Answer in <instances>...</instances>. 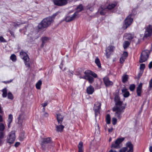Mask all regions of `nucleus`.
Masks as SVG:
<instances>
[{"instance_id":"1","label":"nucleus","mask_w":152,"mask_h":152,"mask_svg":"<svg viewBox=\"0 0 152 152\" xmlns=\"http://www.w3.org/2000/svg\"><path fill=\"white\" fill-rule=\"evenodd\" d=\"M115 105L113 109V111L115 112V116L118 119L120 120L122 114L124 112L125 107L122 104V102L119 100L118 96H115Z\"/></svg>"},{"instance_id":"2","label":"nucleus","mask_w":152,"mask_h":152,"mask_svg":"<svg viewBox=\"0 0 152 152\" xmlns=\"http://www.w3.org/2000/svg\"><path fill=\"white\" fill-rule=\"evenodd\" d=\"M53 22V19L48 17L43 19L38 25L39 29H43L49 26Z\"/></svg>"},{"instance_id":"3","label":"nucleus","mask_w":152,"mask_h":152,"mask_svg":"<svg viewBox=\"0 0 152 152\" xmlns=\"http://www.w3.org/2000/svg\"><path fill=\"white\" fill-rule=\"evenodd\" d=\"M133 21V15L130 14L125 20L124 24L123 25L122 28L124 30L127 28L132 23Z\"/></svg>"},{"instance_id":"4","label":"nucleus","mask_w":152,"mask_h":152,"mask_svg":"<svg viewBox=\"0 0 152 152\" xmlns=\"http://www.w3.org/2000/svg\"><path fill=\"white\" fill-rule=\"evenodd\" d=\"M52 142L50 137L43 138L41 143L42 149L43 150L45 149L48 147V144H51Z\"/></svg>"},{"instance_id":"5","label":"nucleus","mask_w":152,"mask_h":152,"mask_svg":"<svg viewBox=\"0 0 152 152\" xmlns=\"http://www.w3.org/2000/svg\"><path fill=\"white\" fill-rule=\"evenodd\" d=\"M150 54L149 50H146L142 52L140 59V63L144 62L147 60Z\"/></svg>"},{"instance_id":"6","label":"nucleus","mask_w":152,"mask_h":152,"mask_svg":"<svg viewBox=\"0 0 152 152\" xmlns=\"http://www.w3.org/2000/svg\"><path fill=\"white\" fill-rule=\"evenodd\" d=\"M20 54L21 57L24 60L25 65L29 66L30 64L29 62V58L27 54L26 53L22 51H21Z\"/></svg>"},{"instance_id":"7","label":"nucleus","mask_w":152,"mask_h":152,"mask_svg":"<svg viewBox=\"0 0 152 152\" xmlns=\"http://www.w3.org/2000/svg\"><path fill=\"white\" fill-rule=\"evenodd\" d=\"M15 139V132L14 131H12L9 134L7 138V142L11 144L14 142Z\"/></svg>"},{"instance_id":"8","label":"nucleus","mask_w":152,"mask_h":152,"mask_svg":"<svg viewBox=\"0 0 152 152\" xmlns=\"http://www.w3.org/2000/svg\"><path fill=\"white\" fill-rule=\"evenodd\" d=\"M124 139V137L117 139L114 142H113L111 146V148H119L120 147V144Z\"/></svg>"},{"instance_id":"9","label":"nucleus","mask_w":152,"mask_h":152,"mask_svg":"<svg viewBox=\"0 0 152 152\" xmlns=\"http://www.w3.org/2000/svg\"><path fill=\"white\" fill-rule=\"evenodd\" d=\"M152 34V23L146 27L145 33V36L147 37Z\"/></svg>"},{"instance_id":"10","label":"nucleus","mask_w":152,"mask_h":152,"mask_svg":"<svg viewBox=\"0 0 152 152\" xmlns=\"http://www.w3.org/2000/svg\"><path fill=\"white\" fill-rule=\"evenodd\" d=\"M83 9V7L82 4H80L77 7V11L73 15V16L71 17V20H73L78 15V13L81 11Z\"/></svg>"},{"instance_id":"11","label":"nucleus","mask_w":152,"mask_h":152,"mask_svg":"<svg viewBox=\"0 0 152 152\" xmlns=\"http://www.w3.org/2000/svg\"><path fill=\"white\" fill-rule=\"evenodd\" d=\"M54 4L59 6H62L66 4V0H53Z\"/></svg>"},{"instance_id":"12","label":"nucleus","mask_w":152,"mask_h":152,"mask_svg":"<svg viewBox=\"0 0 152 152\" xmlns=\"http://www.w3.org/2000/svg\"><path fill=\"white\" fill-rule=\"evenodd\" d=\"M114 47L112 46H109L106 50V55L107 58H109L111 53L113 51Z\"/></svg>"},{"instance_id":"13","label":"nucleus","mask_w":152,"mask_h":152,"mask_svg":"<svg viewBox=\"0 0 152 152\" xmlns=\"http://www.w3.org/2000/svg\"><path fill=\"white\" fill-rule=\"evenodd\" d=\"M103 80L104 84L107 87L111 86L113 84V82L110 81L109 78L107 77H104L103 79Z\"/></svg>"},{"instance_id":"14","label":"nucleus","mask_w":152,"mask_h":152,"mask_svg":"<svg viewBox=\"0 0 152 152\" xmlns=\"http://www.w3.org/2000/svg\"><path fill=\"white\" fill-rule=\"evenodd\" d=\"M91 71L87 70L84 72V74L85 75L83 76H80V78L86 80L88 78L91 76Z\"/></svg>"},{"instance_id":"15","label":"nucleus","mask_w":152,"mask_h":152,"mask_svg":"<svg viewBox=\"0 0 152 152\" xmlns=\"http://www.w3.org/2000/svg\"><path fill=\"white\" fill-rule=\"evenodd\" d=\"M5 129V126L4 124L0 123V139L2 138L4 136V132H3Z\"/></svg>"},{"instance_id":"16","label":"nucleus","mask_w":152,"mask_h":152,"mask_svg":"<svg viewBox=\"0 0 152 152\" xmlns=\"http://www.w3.org/2000/svg\"><path fill=\"white\" fill-rule=\"evenodd\" d=\"M101 104L100 102H97L95 103L94 107V110L96 113L98 112L101 107Z\"/></svg>"},{"instance_id":"17","label":"nucleus","mask_w":152,"mask_h":152,"mask_svg":"<svg viewBox=\"0 0 152 152\" xmlns=\"http://www.w3.org/2000/svg\"><path fill=\"white\" fill-rule=\"evenodd\" d=\"M56 131L58 132H62L64 126L62 125V124H58L57 125H56Z\"/></svg>"},{"instance_id":"18","label":"nucleus","mask_w":152,"mask_h":152,"mask_svg":"<svg viewBox=\"0 0 152 152\" xmlns=\"http://www.w3.org/2000/svg\"><path fill=\"white\" fill-rule=\"evenodd\" d=\"M56 117L58 124H62L64 116L60 114H57Z\"/></svg>"},{"instance_id":"19","label":"nucleus","mask_w":152,"mask_h":152,"mask_svg":"<svg viewBox=\"0 0 152 152\" xmlns=\"http://www.w3.org/2000/svg\"><path fill=\"white\" fill-rule=\"evenodd\" d=\"M26 116L23 114H20L18 118V123L22 125L23 122L24 121V119Z\"/></svg>"},{"instance_id":"20","label":"nucleus","mask_w":152,"mask_h":152,"mask_svg":"<svg viewBox=\"0 0 152 152\" xmlns=\"http://www.w3.org/2000/svg\"><path fill=\"white\" fill-rule=\"evenodd\" d=\"M94 88L91 85L89 86L86 89V92L89 94H91L94 92Z\"/></svg>"},{"instance_id":"21","label":"nucleus","mask_w":152,"mask_h":152,"mask_svg":"<svg viewBox=\"0 0 152 152\" xmlns=\"http://www.w3.org/2000/svg\"><path fill=\"white\" fill-rule=\"evenodd\" d=\"M126 145L129 148V150L127 152H133V145L130 142H128L126 144Z\"/></svg>"},{"instance_id":"22","label":"nucleus","mask_w":152,"mask_h":152,"mask_svg":"<svg viewBox=\"0 0 152 152\" xmlns=\"http://www.w3.org/2000/svg\"><path fill=\"white\" fill-rule=\"evenodd\" d=\"M142 87V84L140 83L137 88V92L138 96H140L141 92V90Z\"/></svg>"},{"instance_id":"23","label":"nucleus","mask_w":152,"mask_h":152,"mask_svg":"<svg viewBox=\"0 0 152 152\" xmlns=\"http://www.w3.org/2000/svg\"><path fill=\"white\" fill-rule=\"evenodd\" d=\"M121 91L122 92L124 93L123 95L124 97H127L129 96V93L126 88H124L122 89Z\"/></svg>"},{"instance_id":"24","label":"nucleus","mask_w":152,"mask_h":152,"mask_svg":"<svg viewBox=\"0 0 152 152\" xmlns=\"http://www.w3.org/2000/svg\"><path fill=\"white\" fill-rule=\"evenodd\" d=\"M124 37L126 39L130 40L133 38V36L130 34H124Z\"/></svg>"},{"instance_id":"25","label":"nucleus","mask_w":152,"mask_h":152,"mask_svg":"<svg viewBox=\"0 0 152 152\" xmlns=\"http://www.w3.org/2000/svg\"><path fill=\"white\" fill-rule=\"evenodd\" d=\"M49 40V38L47 37H42V43L41 45V46L42 47H43L45 43L46 42Z\"/></svg>"},{"instance_id":"26","label":"nucleus","mask_w":152,"mask_h":152,"mask_svg":"<svg viewBox=\"0 0 152 152\" xmlns=\"http://www.w3.org/2000/svg\"><path fill=\"white\" fill-rule=\"evenodd\" d=\"M117 4L116 2H114L109 4L107 6V8L109 10H111L114 8Z\"/></svg>"},{"instance_id":"27","label":"nucleus","mask_w":152,"mask_h":152,"mask_svg":"<svg viewBox=\"0 0 152 152\" xmlns=\"http://www.w3.org/2000/svg\"><path fill=\"white\" fill-rule=\"evenodd\" d=\"M126 147H124L122 148L119 151V152H125L127 150V149L129 148H128L127 146H126ZM109 152H116V151H115V150H111L109 151Z\"/></svg>"},{"instance_id":"28","label":"nucleus","mask_w":152,"mask_h":152,"mask_svg":"<svg viewBox=\"0 0 152 152\" xmlns=\"http://www.w3.org/2000/svg\"><path fill=\"white\" fill-rule=\"evenodd\" d=\"M49 116L48 114L46 112H42L41 118L44 119L45 118L48 117Z\"/></svg>"},{"instance_id":"29","label":"nucleus","mask_w":152,"mask_h":152,"mask_svg":"<svg viewBox=\"0 0 152 152\" xmlns=\"http://www.w3.org/2000/svg\"><path fill=\"white\" fill-rule=\"evenodd\" d=\"M128 79V76L126 75H124L122 77V82L124 83L126 82Z\"/></svg>"},{"instance_id":"30","label":"nucleus","mask_w":152,"mask_h":152,"mask_svg":"<svg viewBox=\"0 0 152 152\" xmlns=\"http://www.w3.org/2000/svg\"><path fill=\"white\" fill-rule=\"evenodd\" d=\"M3 94L2 96L4 97H6L7 96V90L6 88H4L2 91Z\"/></svg>"},{"instance_id":"31","label":"nucleus","mask_w":152,"mask_h":152,"mask_svg":"<svg viewBox=\"0 0 152 152\" xmlns=\"http://www.w3.org/2000/svg\"><path fill=\"white\" fill-rule=\"evenodd\" d=\"M95 62L97 66L99 68L101 67V64L99 59L98 58H96L95 61Z\"/></svg>"},{"instance_id":"32","label":"nucleus","mask_w":152,"mask_h":152,"mask_svg":"<svg viewBox=\"0 0 152 152\" xmlns=\"http://www.w3.org/2000/svg\"><path fill=\"white\" fill-rule=\"evenodd\" d=\"M130 43L128 41H125L123 43V47L124 49L126 48L129 45Z\"/></svg>"},{"instance_id":"33","label":"nucleus","mask_w":152,"mask_h":152,"mask_svg":"<svg viewBox=\"0 0 152 152\" xmlns=\"http://www.w3.org/2000/svg\"><path fill=\"white\" fill-rule=\"evenodd\" d=\"M42 84V82L41 80H39L36 84V88L38 89L40 88V86Z\"/></svg>"},{"instance_id":"34","label":"nucleus","mask_w":152,"mask_h":152,"mask_svg":"<svg viewBox=\"0 0 152 152\" xmlns=\"http://www.w3.org/2000/svg\"><path fill=\"white\" fill-rule=\"evenodd\" d=\"M110 117L109 114H108L107 115L106 117V120L107 123V124H110Z\"/></svg>"},{"instance_id":"35","label":"nucleus","mask_w":152,"mask_h":152,"mask_svg":"<svg viewBox=\"0 0 152 152\" xmlns=\"http://www.w3.org/2000/svg\"><path fill=\"white\" fill-rule=\"evenodd\" d=\"M104 8H102L99 9V11H100V14L102 15H103L105 14V10Z\"/></svg>"},{"instance_id":"36","label":"nucleus","mask_w":152,"mask_h":152,"mask_svg":"<svg viewBox=\"0 0 152 152\" xmlns=\"http://www.w3.org/2000/svg\"><path fill=\"white\" fill-rule=\"evenodd\" d=\"M86 80H87L90 83H92L94 81V79L91 76L86 79Z\"/></svg>"},{"instance_id":"37","label":"nucleus","mask_w":152,"mask_h":152,"mask_svg":"<svg viewBox=\"0 0 152 152\" xmlns=\"http://www.w3.org/2000/svg\"><path fill=\"white\" fill-rule=\"evenodd\" d=\"M78 147L79 149H83V144L82 142H80L78 145Z\"/></svg>"},{"instance_id":"38","label":"nucleus","mask_w":152,"mask_h":152,"mask_svg":"<svg viewBox=\"0 0 152 152\" xmlns=\"http://www.w3.org/2000/svg\"><path fill=\"white\" fill-rule=\"evenodd\" d=\"M10 59L13 61H15L16 60L15 55L14 54H12L10 56Z\"/></svg>"},{"instance_id":"39","label":"nucleus","mask_w":152,"mask_h":152,"mask_svg":"<svg viewBox=\"0 0 152 152\" xmlns=\"http://www.w3.org/2000/svg\"><path fill=\"white\" fill-rule=\"evenodd\" d=\"M12 114H10L9 115V118L8 119V121L9 122H10V123H11L12 121Z\"/></svg>"},{"instance_id":"40","label":"nucleus","mask_w":152,"mask_h":152,"mask_svg":"<svg viewBox=\"0 0 152 152\" xmlns=\"http://www.w3.org/2000/svg\"><path fill=\"white\" fill-rule=\"evenodd\" d=\"M117 118L115 117H114L112 118V122L113 124L114 125H115L117 122Z\"/></svg>"},{"instance_id":"41","label":"nucleus","mask_w":152,"mask_h":152,"mask_svg":"<svg viewBox=\"0 0 152 152\" xmlns=\"http://www.w3.org/2000/svg\"><path fill=\"white\" fill-rule=\"evenodd\" d=\"M8 97L9 99H12L13 98V96L12 93L10 92H9L8 94Z\"/></svg>"},{"instance_id":"42","label":"nucleus","mask_w":152,"mask_h":152,"mask_svg":"<svg viewBox=\"0 0 152 152\" xmlns=\"http://www.w3.org/2000/svg\"><path fill=\"white\" fill-rule=\"evenodd\" d=\"M135 88V86L134 85L132 84L129 87V89L130 91H133L134 90Z\"/></svg>"},{"instance_id":"43","label":"nucleus","mask_w":152,"mask_h":152,"mask_svg":"<svg viewBox=\"0 0 152 152\" xmlns=\"http://www.w3.org/2000/svg\"><path fill=\"white\" fill-rule=\"evenodd\" d=\"M126 58H124L123 56H122L120 58V61L121 63H123L124 61Z\"/></svg>"},{"instance_id":"44","label":"nucleus","mask_w":152,"mask_h":152,"mask_svg":"<svg viewBox=\"0 0 152 152\" xmlns=\"http://www.w3.org/2000/svg\"><path fill=\"white\" fill-rule=\"evenodd\" d=\"M145 64H140V70H143L145 69Z\"/></svg>"},{"instance_id":"45","label":"nucleus","mask_w":152,"mask_h":152,"mask_svg":"<svg viewBox=\"0 0 152 152\" xmlns=\"http://www.w3.org/2000/svg\"><path fill=\"white\" fill-rule=\"evenodd\" d=\"M58 12H56L53 14V15L52 16L50 17H51L53 19V21L54 20L55 17L58 14Z\"/></svg>"},{"instance_id":"46","label":"nucleus","mask_w":152,"mask_h":152,"mask_svg":"<svg viewBox=\"0 0 152 152\" xmlns=\"http://www.w3.org/2000/svg\"><path fill=\"white\" fill-rule=\"evenodd\" d=\"M128 56V53L127 52H124L122 56H123L124 58H126L127 56Z\"/></svg>"},{"instance_id":"47","label":"nucleus","mask_w":152,"mask_h":152,"mask_svg":"<svg viewBox=\"0 0 152 152\" xmlns=\"http://www.w3.org/2000/svg\"><path fill=\"white\" fill-rule=\"evenodd\" d=\"M91 75H92V76L94 77H97V75L96 73L91 71Z\"/></svg>"},{"instance_id":"48","label":"nucleus","mask_w":152,"mask_h":152,"mask_svg":"<svg viewBox=\"0 0 152 152\" xmlns=\"http://www.w3.org/2000/svg\"><path fill=\"white\" fill-rule=\"evenodd\" d=\"M11 25L15 28H16L17 27L19 26L18 24L14 22L12 23Z\"/></svg>"},{"instance_id":"49","label":"nucleus","mask_w":152,"mask_h":152,"mask_svg":"<svg viewBox=\"0 0 152 152\" xmlns=\"http://www.w3.org/2000/svg\"><path fill=\"white\" fill-rule=\"evenodd\" d=\"M0 41L1 42H5V39L3 38L2 37H0Z\"/></svg>"},{"instance_id":"50","label":"nucleus","mask_w":152,"mask_h":152,"mask_svg":"<svg viewBox=\"0 0 152 152\" xmlns=\"http://www.w3.org/2000/svg\"><path fill=\"white\" fill-rule=\"evenodd\" d=\"M73 15H72L71 16H68L67 17V22H69L70 21L72 20H71V17H72Z\"/></svg>"},{"instance_id":"51","label":"nucleus","mask_w":152,"mask_h":152,"mask_svg":"<svg viewBox=\"0 0 152 152\" xmlns=\"http://www.w3.org/2000/svg\"><path fill=\"white\" fill-rule=\"evenodd\" d=\"M72 71H69L68 74L70 77H71L73 75V72Z\"/></svg>"},{"instance_id":"52","label":"nucleus","mask_w":152,"mask_h":152,"mask_svg":"<svg viewBox=\"0 0 152 152\" xmlns=\"http://www.w3.org/2000/svg\"><path fill=\"white\" fill-rule=\"evenodd\" d=\"M20 144V143L19 142H17L15 143V147H17Z\"/></svg>"},{"instance_id":"53","label":"nucleus","mask_w":152,"mask_h":152,"mask_svg":"<svg viewBox=\"0 0 152 152\" xmlns=\"http://www.w3.org/2000/svg\"><path fill=\"white\" fill-rule=\"evenodd\" d=\"M149 68L150 69L152 67V61H151L149 64Z\"/></svg>"},{"instance_id":"54","label":"nucleus","mask_w":152,"mask_h":152,"mask_svg":"<svg viewBox=\"0 0 152 152\" xmlns=\"http://www.w3.org/2000/svg\"><path fill=\"white\" fill-rule=\"evenodd\" d=\"M47 103H43L42 104V105L43 107H45L47 105Z\"/></svg>"},{"instance_id":"55","label":"nucleus","mask_w":152,"mask_h":152,"mask_svg":"<svg viewBox=\"0 0 152 152\" xmlns=\"http://www.w3.org/2000/svg\"><path fill=\"white\" fill-rule=\"evenodd\" d=\"M113 130V128H111L110 129H108V131L109 132H112Z\"/></svg>"},{"instance_id":"56","label":"nucleus","mask_w":152,"mask_h":152,"mask_svg":"<svg viewBox=\"0 0 152 152\" xmlns=\"http://www.w3.org/2000/svg\"><path fill=\"white\" fill-rule=\"evenodd\" d=\"M149 150L150 152H152V146L150 147L149 148Z\"/></svg>"},{"instance_id":"57","label":"nucleus","mask_w":152,"mask_h":152,"mask_svg":"<svg viewBox=\"0 0 152 152\" xmlns=\"http://www.w3.org/2000/svg\"><path fill=\"white\" fill-rule=\"evenodd\" d=\"M78 152H83V149H79Z\"/></svg>"},{"instance_id":"58","label":"nucleus","mask_w":152,"mask_h":152,"mask_svg":"<svg viewBox=\"0 0 152 152\" xmlns=\"http://www.w3.org/2000/svg\"><path fill=\"white\" fill-rule=\"evenodd\" d=\"M3 121L1 115H0V122H1Z\"/></svg>"},{"instance_id":"59","label":"nucleus","mask_w":152,"mask_h":152,"mask_svg":"<svg viewBox=\"0 0 152 152\" xmlns=\"http://www.w3.org/2000/svg\"><path fill=\"white\" fill-rule=\"evenodd\" d=\"M12 81V80H11L9 81H8L7 82H6L5 81H4V83H11Z\"/></svg>"},{"instance_id":"60","label":"nucleus","mask_w":152,"mask_h":152,"mask_svg":"<svg viewBox=\"0 0 152 152\" xmlns=\"http://www.w3.org/2000/svg\"><path fill=\"white\" fill-rule=\"evenodd\" d=\"M11 123H10V122H9V124H8V126L9 128L10 127V124Z\"/></svg>"},{"instance_id":"61","label":"nucleus","mask_w":152,"mask_h":152,"mask_svg":"<svg viewBox=\"0 0 152 152\" xmlns=\"http://www.w3.org/2000/svg\"><path fill=\"white\" fill-rule=\"evenodd\" d=\"M45 108H43L42 109V112H45Z\"/></svg>"},{"instance_id":"62","label":"nucleus","mask_w":152,"mask_h":152,"mask_svg":"<svg viewBox=\"0 0 152 152\" xmlns=\"http://www.w3.org/2000/svg\"><path fill=\"white\" fill-rule=\"evenodd\" d=\"M111 140H112V138H110L109 140V142H110Z\"/></svg>"},{"instance_id":"63","label":"nucleus","mask_w":152,"mask_h":152,"mask_svg":"<svg viewBox=\"0 0 152 152\" xmlns=\"http://www.w3.org/2000/svg\"><path fill=\"white\" fill-rule=\"evenodd\" d=\"M66 18H65V20L66 21Z\"/></svg>"}]
</instances>
